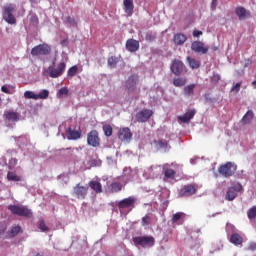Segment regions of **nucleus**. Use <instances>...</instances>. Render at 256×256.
Instances as JSON below:
<instances>
[{
	"label": "nucleus",
	"mask_w": 256,
	"mask_h": 256,
	"mask_svg": "<svg viewBox=\"0 0 256 256\" xmlns=\"http://www.w3.org/2000/svg\"><path fill=\"white\" fill-rule=\"evenodd\" d=\"M218 3H219V0H212V3H211L212 11H215V9H217Z\"/></svg>",
	"instance_id": "nucleus-47"
},
{
	"label": "nucleus",
	"mask_w": 256,
	"mask_h": 256,
	"mask_svg": "<svg viewBox=\"0 0 256 256\" xmlns=\"http://www.w3.org/2000/svg\"><path fill=\"white\" fill-rule=\"evenodd\" d=\"M123 6H124L125 13L128 15V17H131V15H133V10L135 9L133 0H124Z\"/></svg>",
	"instance_id": "nucleus-22"
},
{
	"label": "nucleus",
	"mask_w": 256,
	"mask_h": 256,
	"mask_svg": "<svg viewBox=\"0 0 256 256\" xmlns=\"http://www.w3.org/2000/svg\"><path fill=\"white\" fill-rule=\"evenodd\" d=\"M137 199H135L134 196H129L128 198H124L122 200H120L117 203V207L118 209H129V211H133V209H135V203H136Z\"/></svg>",
	"instance_id": "nucleus-8"
},
{
	"label": "nucleus",
	"mask_w": 256,
	"mask_h": 256,
	"mask_svg": "<svg viewBox=\"0 0 256 256\" xmlns=\"http://www.w3.org/2000/svg\"><path fill=\"white\" fill-rule=\"evenodd\" d=\"M4 117L7 121H10L12 123H15V121H17V112L15 111H11V110H6L4 112Z\"/></svg>",
	"instance_id": "nucleus-25"
},
{
	"label": "nucleus",
	"mask_w": 256,
	"mask_h": 256,
	"mask_svg": "<svg viewBox=\"0 0 256 256\" xmlns=\"http://www.w3.org/2000/svg\"><path fill=\"white\" fill-rule=\"evenodd\" d=\"M247 217L250 221H253V219L256 218V206H252L250 209H248Z\"/></svg>",
	"instance_id": "nucleus-35"
},
{
	"label": "nucleus",
	"mask_w": 256,
	"mask_h": 256,
	"mask_svg": "<svg viewBox=\"0 0 256 256\" xmlns=\"http://www.w3.org/2000/svg\"><path fill=\"white\" fill-rule=\"evenodd\" d=\"M187 83V79L185 78H176L173 80L174 87H183Z\"/></svg>",
	"instance_id": "nucleus-34"
},
{
	"label": "nucleus",
	"mask_w": 256,
	"mask_h": 256,
	"mask_svg": "<svg viewBox=\"0 0 256 256\" xmlns=\"http://www.w3.org/2000/svg\"><path fill=\"white\" fill-rule=\"evenodd\" d=\"M154 145H156L157 149H163L167 151L169 148V142L167 140H156L154 141Z\"/></svg>",
	"instance_id": "nucleus-29"
},
{
	"label": "nucleus",
	"mask_w": 256,
	"mask_h": 256,
	"mask_svg": "<svg viewBox=\"0 0 256 256\" xmlns=\"http://www.w3.org/2000/svg\"><path fill=\"white\" fill-rule=\"evenodd\" d=\"M184 67H185V64H183V61L179 59H174L170 66V69L174 75L179 76L181 75V73H183Z\"/></svg>",
	"instance_id": "nucleus-14"
},
{
	"label": "nucleus",
	"mask_w": 256,
	"mask_h": 256,
	"mask_svg": "<svg viewBox=\"0 0 256 256\" xmlns=\"http://www.w3.org/2000/svg\"><path fill=\"white\" fill-rule=\"evenodd\" d=\"M191 49L194 53H201L202 55H207L209 48L205 47L203 42L195 41L191 44Z\"/></svg>",
	"instance_id": "nucleus-15"
},
{
	"label": "nucleus",
	"mask_w": 256,
	"mask_h": 256,
	"mask_svg": "<svg viewBox=\"0 0 256 256\" xmlns=\"http://www.w3.org/2000/svg\"><path fill=\"white\" fill-rule=\"evenodd\" d=\"M197 111L195 109H191L188 112H186L183 116L178 117V121H181L182 123H189L193 117H195V114Z\"/></svg>",
	"instance_id": "nucleus-21"
},
{
	"label": "nucleus",
	"mask_w": 256,
	"mask_h": 256,
	"mask_svg": "<svg viewBox=\"0 0 256 256\" xmlns=\"http://www.w3.org/2000/svg\"><path fill=\"white\" fill-rule=\"evenodd\" d=\"M88 185L92 191H95V193H103V186L99 181L91 180Z\"/></svg>",
	"instance_id": "nucleus-24"
},
{
	"label": "nucleus",
	"mask_w": 256,
	"mask_h": 256,
	"mask_svg": "<svg viewBox=\"0 0 256 256\" xmlns=\"http://www.w3.org/2000/svg\"><path fill=\"white\" fill-rule=\"evenodd\" d=\"M66 23H68V25H71L72 27H75L77 25V22L75 21V18L68 16L66 18Z\"/></svg>",
	"instance_id": "nucleus-45"
},
{
	"label": "nucleus",
	"mask_w": 256,
	"mask_h": 256,
	"mask_svg": "<svg viewBox=\"0 0 256 256\" xmlns=\"http://www.w3.org/2000/svg\"><path fill=\"white\" fill-rule=\"evenodd\" d=\"M118 139H120V141H131V139H133V133H131V129L128 127L120 128L118 132Z\"/></svg>",
	"instance_id": "nucleus-16"
},
{
	"label": "nucleus",
	"mask_w": 256,
	"mask_h": 256,
	"mask_svg": "<svg viewBox=\"0 0 256 256\" xmlns=\"http://www.w3.org/2000/svg\"><path fill=\"white\" fill-rule=\"evenodd\" d=\"M185 217H187V215L183 212L173 214L171 218L172 225H183V223H185Z\"/></svg>",
	"instance_id": "nucleus-17"
},
{
	"label": "nucleus",
	"mask_w": 256,
	"mask_h": 256,
	"mask_svg": "<svg viewBox=\"0 0 256 256\" xmlns=\"http://www.w3.org/2000/svg\"><path fill=\"white\" fill-rule=\"evenodd\" d=\"M117 63H119V59L115 56H111L108 58V66L109 67H116Z\"/></svg>",
	"instance_id": "nucleus-39"
},
{
	"label": "nucleus",
	"mask_w": 256,
	"mask_h": 256,
	"mask_svg": "<svg viewBox=\"0 0 256 256\" xmlns=\"http://www.w3.org/2000/svg\"><path fill=\"white\" fill-rule=\"evenodd\" d=\"M235 13L240 21H243V19H247V17H251V12L247 11L245 7H237Z\"/></svg>",
	"instance_id": "nucleus-19"
},
{
	"label": "nucleus",
	"mask_w": 256,
	"mask_h": 256,
	"mask_svg": "<svg viewBox=\"0 0 256 256\" xmlns=\"http://www.w3.org/2000/svg\"><path fill=\"white\" fill-rule=\"evenodd\" d=\"M24 97L25 99H34V101H37V94L33 91H25Z\"/></svg>",
	"instance_id": "nucleus-41"
},
{
	"label": "nucleus",
	"mask_w": 256,
	"mask_h": 256,
	"mask_svg": "<svg viewBox=\"0 0 256 256\" xmlns=\"http://www.w3.org/2000/svg\"><path fill=\"white\" fill-rule=\"evenodd\" d=\"M153 117V110L144 109L137 113L136 120L138 123H147Z\"/></svg>",
	"instance_id": "nucleus-12"
},
{
	"label": "nucleus",
	"mask_w": 256,
	"mask_h": 256,
	"mask_svg": "<svg viewBox=\"0 0 256 256\" xmlns=\"http://www.w3.org/2000/svg\"><path fill=\"white\" fill-rule=\"evenodd\" d=\"M138 81H139V76L135 74L129 76L128 79L126 80L125 89L129 95L135 92Z\"/></svg>",
	"instance_id": "nucleus-9"
},
{
	"label": "nucleus",
	"mask_w": 256,
	"mask_h": 256,
	"mask_svg": "<svg viewBox=\"0 0 256 256\" xmlns=\"http://www.w3.org/2000/svg\"><path fill=\"white\" fill-rule=\"evenodd\" d=\"M236 171H237V165L231 162H227L226 164L221 165L218 168V172L220 173V175H222V177H233Z\"/></svg>",
	"instance_id": "nucleus-5"
},
{
	"label": "nucleus",
	"mask_w": 256,
	"mask_h": 256,
	"mask_svg": "<svg viewBox=\"0 0 256 256\" xmlns=\"http://www.w3.org/2000/svg\"><path fill=\"white\" fill-rule=\"evenodd\" d=\"M187 61L191 69H199V67H201V63L195 58L187 57Z\"/></svg>",
	"instance_id": "nucleus-31"
},
{
	"label": "nucleus",
	"mask_w": 256,
	"mask_h": 256,
	"mask_svg": "<svg viewBox=\"0 0 256 256\" xmlns=\"http://www.w3.org/2000/svg\"><path fill=\"white\" fill-rule=\"evenodd\" d=\"M37 100L39 99H48L49 97V90L43 89L38 94H36Z\"/></svg>",
	"instance_id": "nucleus-36"
},
{
	"label": "nucleus",
	"mask_w": 256,
	"mask_h": 256,
	"mask_svg": "<svg viewBox=\"0 0 256 256\" xmlns=\"http://www.w3.org/2000/svg\"><path fill=\"white\" fill-rule=\"evenodd\" d=\"M21 233V226H13L10 231L11 237H17Z\"/></svg>",
	"instance_id": "nucleus-42"
},
{
	"label": "nucleus",
	"mask_w": 256,
	"mask_h": 256,
	"mask_svg": "<svg viewBox=\"0 0 256 256\" xmlns=\"http://www.w3.org/2000/svg\"><path fill=\"white\" fill-rule=\"evenodd\" d=\"M59 95H69V90L67 88H61L59 90Z\"/></svg>",
	"instance_id": "nucleus-48"
},
{
	"label": "nucleus",
	"mask_w": 256,
	"mask_h": 256,
	"mask_svg": "<svg viewBox=\"0 0 256 256\" xmlns=\"http://www.w3.org/2000/svg\"><path fill=\"white\" fill-rule=\"evenodd\" d=\"M66 133L69 141H77V139H81V131L79 130H73L71 127H69L67 128Z\"/></svg>",
	"instance_id": "nucleus-20"
},
{
	"label": "nucleus",
	"mask_w": 256,
	"mask_h": 256,
	"mask_svg": "<svg viewBox=\"0 0 256 256\" xmlns=\"http://www.w3.org/2000/svg\"><path fill=\"white\" fill-rule=\"evenodd\" d=\"M253 117H255V114L251 110H248L247 113L243 116L241 123L243 125H249V123L253 121Z\"/></svg>",
	"instance_id": "nucleus-26"
},
{
	"label": "nucleus",
	"mask_w": 256,
	"mask_h": 256,
	"mask_svg": "<svg viewBox=\"0 0 256 256\" xmlns=\"http://www.w3.org/2000/svg\"><path fill=\"white\" fill-rule=\"evenodd\" d=\"M8 210L12 215H18L19 217H33V212L27 206L9 205Z\"/></svg>",
	"instance_id": "nucleus-1"
},
{
	"label": "nucleus",
	"mask_w": 256,
	"mask_h": 256,
	"mask_svg": "<svg viewBox=\"0 0 256 256\" xmlns=\"http://www.w3.org/2000/svg\"><path fill=\"white\" fill-rule=\"evenodd\" d=\"M231 91H235V93H239L241 91V82L236 83L231 89Z\"/></svg>",
	"instance_id": "nucleus-46"
},
{
	"label": "nucleus",
	"mask_w": 256,
	"mask_h": 256,
	"mask_svg": "<svg viewBox=\"0 0 256 256\" xmlns=\"http://www.w3.org/2000/svg\"><path fill=\"white\" fill-rule=\"evenodd\" d=\"M175 175H177V172L171 168H168L164 171V176L166 179H175Z\"/></svg>",
	"instance_id": "nucleus-32"
},
{
	"label": "nucleus",
	"mask_w": 256,
	"mask_h": 256,
	"mask_svg": "<svg viewBox=\"0 0 256 256\" xmlns=\"http://www.w3.org/2000/svg\"><path fill=\"white\" fill-rule=\"evenodd\" d=\"M173 41L175 45H183V43L187 41V36H185L184 34L178 33L174 35Z\"/></svg>",
	"instance_id": "nucleus-27"
},
{
	"label": "nucleus",
	"mask_w": 256,
	"mask_h": 256,
	"mask_svg": "<svg viewBox=\"0 0 256 256\" xmlns=\"http://www.w3.org/2000/svg\"><path fill=\"white\" fill-rule=\"evenodd\" d=\"M77 71H79L77 65L72 66L67 72L68 77H75V75H77Z\"/></svg>",
	"instance_id": "nucleus-40"
},
{
	"label": "nucleus",
	"mask_w": 256,
	"mask_h": 256,
	"mask_svg": "<svg viewBox=\"0 0 256 256\" xmlns=\"http://www.w3.org/2000/svg\"><path fill=\"white\" fill-rule=\"evenodd\" d=\"M89 193V188L78 183L74 186L72 191V196L76 197V199L85 200L87 199V195Z\"/></svg>",
	"instance_id": "nucleus-6"
},
{
	"label": "nucleus",
	"mask_w": 256,
	"mask_h": 256,
	"mask_svg": "<svg viewBox=\"0 0 256 256\" xmlns=\"http://www.w3.org/2000/svg\"><path fill=\"white\" fill-rule=\"evenodd\" d=\"M111 193H119L123 189V184L120 182H112L109 186Z\"/></svg>",
	"instance_id": "nucleus-30"
},
{
	"label": "nucleus",
	"mask_w": 256,
	"mask_h": 256,
	"mask_svg": "<svg viewBox=\"0 0 256 256\" xmlns=\"http://www.w3.org/2000/svg\"><path fill=\"white\" fill-rule=\"evenodd\" d=\"M1 92L6 93L7 95H9L11 93L9 91V88H7V86H5V85L1 87Z\"/></svg>",
	"instance_id": "nucleus-51"
},
{
	"label": "nucleus",
	"mask_w": 256,
	"mask_h": 256,
	"mask_svg": "<svg viewBox=\"0 0 256 256\" xmlns=\"http://www.w3.org/2000/svg\"><path fill=\"white\" fill-rule=\"evenodd\" d=\"M146 39H147V41H151V35H146Z\"/></svg>",
	"instance_id": "nucleus-53"
},
{
	"label": "nucleus",
	"mask_w": 256,
	"mask_h": 256,
	"mask_svg": "<svg viewBox=\"0 0 256 256\" xmlns=\"http://www.w3.org/2000/svg\"><path fill=\"white\" fill-rule=\"evenodd\" d=\"M7 179L8 181H15V182L21 181V178L15 172H11V171L7 173Z\"/></svg>",
	"instance_id": "nucleus-33"
},
{
	"label": "nucleus",
	"mask_w": 256,
	"mask_h": 256,
	"mask_svg": "<svg viewBox=\"0 0 256 256\" xmlns=\"http://www.w3.org/2000/svg\"><path fill=\"white\" fill-rule=\"evenodd\" d=\"M229 241L230 243H232V245H235L236 247H238V245H243V237L239 235V233H233L230 236Z\"/></svg>",
	"instance_id": "nucleus-23"
},
{
	"label": "nucleus",
	"mask_w": 256,
	"mask_h": 256,
	"mask_svg": "<svg viewBox=\"0 0 256 256\" xmlns=\"http://www.w3.org/2000/svg\"><path fill=\"white\" fill-rule=\"evenodd\" d=\"M67 64L65 62H61L58 64L57 68L48 67V73L52 79H57V77H61L63 73H65V68Z\"/></svg>",
	"instance_id": "nucleus-10"
},
{
	"label": "nucleus",
	"mask_w": 256,
	"mask_h": 256,
	"mask_svg": "<svg viewBox=\"0 0 256 256\" xmlns=\"http://www.w3.org/2000/svg\"><path fill=\"white\" fill-rule=\"evenodd\" d=\"M126 49L130 53H136V51H139V41L135 39H128L126 41Z\"/></svg>",
	"instance_id": "nucleus-18"
},
{
	"label": "nucleus",
	"mask_w": 256,
	"mask_h": 256,
	"mask_svg": "<svg viewBox=\"0 0 256 256\" xmlns=\"http://www.w3.org/2000/svg\"><path fill=\"white\" fill-rule=\"evenodd\" d=\"M9 165H11V167H15V165H17V160L16 158H12L9 160Z\"/></svg>",
	"instance_id": "nucleus-52"
},
{
	"label": "nucleus",
	"mask_w": 256,
	"mask_h": 256,
	"mask_svg": "<svg viewBox=\"0 0 256 256\" xmlns=\"http://www.w3.org/2000/svg\"><path fill=\"white\" fill-rule=\"evenodd\" d=\"M252 85H256V80H254V81L252 82Z\"/></svg>",
	"instance_id": "nucleus-54"
},
{
	"label": "nucleus",
	"mask_w": 256,
	"mask_h": 256,
	"mask_svg": "<svg viewBox=\"0 0 256 256\" xmlns=\"http://www.w3.org/2000/svg\"><path fill=\"white\" fill-rule=\"evenodd\" d=\"M248 251H256V243L252 242L248 246Z\"/></svg>",
	"instance_id": "nucleus-49"
},
{
	"label": "nucleus",
	"mask_w": 256,
	"mask_h": 256,
	"mask_svg": "<svg viewBox=\"0 0 256 256\" xmlns=\"http://www.w3.org/2000/svg\"><path fill=\"white\" fill-rule=\"evenodd\" d=\"M184 95L186 97H193L195 95V84H189L184 87Z\"/></svg>",
	"instance_id": "nucleus-28"
},
{
	"label": "nucleus",
	"mask_w": 256,
	"mask_h": 256,
	"mask_svg": "<svg viewBox=\"0 0 256 256\" xmlns=\"http://www.w3.org/2000/svg\"><path fill=\"white\" fill-rule=\"evenodd\" d=\"M87 143L91 147H99L100 140H99V132H97V130H92L87 134Z\"/></svg>",
	"instance_id": "nucleus-13"
},
{
	"label": "nucleus",
	"mask_w": 256,
	"mask_h": 256,
	"mask_svg": "<svg viewBox=\"0 0 256 256\" xmlns=\"http://www.w3.org/2000/svg\"><path fill=\"white\" fill-rule=\"evenodd\" d=\"M243 191V186L241 183H236L228 188V191L226 193L225 199L226 201H235L237 198V194L241 193Z\"/></svg>",
	"instance_id": "nucleus-7"
},
{
	"label": "nucleus",
	"mask_w": 256,
	"mask_h": 256,
	"mask_svg": "<svg viewBox=\"0 0 256 256\" xmlns=\"http://www.w3.org/2000/svg\"><path fill=\"white\" fill-rule=\"evenodd\" d=\"M40 55H51V46L47 43H43L31 49L32 57H39Z\"/></svg>",
	"instance_id": "nucleus-3"
},
{
	"label": "nucleus",
	"mask_w": 256,
	"mask_h": 256,
	"mask_svg": "<svg viewBox=\"0 0 256 256\" xmlns=\"http://www.w3.org/2000/svg\"><path fill=\"white\" fill-rule=\"evenodd\" d=\"M103 131L106 137H111V135H113V127H111V125H104Z\"/></svg>",
	"instance_id": "nucleus-37"
},
{
	"label": "nucleus",
	"mask_w": 256,
	"mask_h": 256,
	"mask_svg": "<svg viewBox=\"0 0 256 256\" xmlns=\"http://www.w3.org/2000/svg\"><path fill=\"white\" fill-rule=\"evenodd\" d=\"M141 225L142 227H149V225H151V216H149V214L142 218Z\"/></svg>",
	"instance_id": "nucleus-38"
},
{
	"label": "nucleus",
	"mask_w": 256,
	"mask_h": 256,
	"mask_svg": "<svg viewBox=\"0 0 256 256\" xmlns=\"http://www.w3.org/2000/svg\"><path fill=\"white\" fill-rule=\"evenodd\" d=\"M133 243L143 248L153 247L155 238L153 236H137L133 238Z\"/></svg>",
	"instance_id": "nucleus-4"
},
{
	"label": "nucleus",
	"mask_w": 256,
	"mask_h": 256,
	"mask_svg": "<svg viewBox=\"0 0 256 256\" xmlns=\"http://www.w3.org/2000/svg\"><path fill=\"white\" fill-rule=\"evenodd\" d=\"M200 35H203V31H201V30H194L193 31V36L194 37H200Z\"/></svg>",
	"instance_id": "nucleus-50"
},
{
	"label": "nucleus",
	"mask_w": 256,
	"mask_h": 256,
	"mask_svg": "<svg viewBox=\"0 0 256 256\" xmlns=\"http://www.w3.org/2000/svg\"><path fill=\"white\" fill-rule=\"evenodd\" d=\"M152 39H155V36H152Z\"/></svg>",
	"instance_id": "nucleus-55"
},
{
	"label": "nucleus",
	"mask_w": 256,
	"mask_h": 256,
	"mask_svg": "<svg viewBox=\"0 0 256 256\" xmlns=\"http://www.w3.org/2000/svg\"><path fill=\"white\" fill-rule=\"evenodd\" d=\"M197 193V185L188 184L179 190V197H191Z\"/></svg>",
	"instance_id": "nucleus-11"
},
{
	"label": "nucleus",
	"mask_w": 256,
	"mask_h": 256,
	"mask_svg": "<svg viewBox=\"0 0 256 256\" xmlns=\"http://www.w3.org/2000/svg\"><path fill=\"white\" fill-rule=\"evenodd\" d=\"M39 229L42 232L49 231V227H47V225L45 224V220H41L39 222Z\"/></svg>",
	"instance_id": "nucleus-44"
},
{
	"label": "nucleus",
	"mask_w": 256,
	"mask_h": 256,
	"mask_svg": "<svg viewBox=\"0 0 256 256\" xmlns=\"http://www.w3.org/2000/svg\"><path fill=\"white\" fill-rule=\"evenodd\" d=\"M13 11H15V4H9L3 10V19L9 25H15L17 23V18L13 15Z\"/></svg>",
	"instance_id": "nucleus-2"
},
{
	"label": "nucleus",
	"mask_w": 256,
	"mask_h": 256,
	"mask_svg": "<svg viewBox=\"0 0 256 256\" xmlns=\"http://www.w3.org/2000/svg\"><path fill=\"white\" fill-rule=\"evenodd\" d=\"M211 83L217 84L219 81H221V75L219 74H213L210 78Z\"/></svg>",
	"instance_id": "nucleus-43"
}]
</instances>
